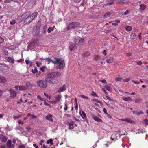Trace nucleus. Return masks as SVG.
<instances>
[{
  "label": "nucleus",
  "instance_id": "obj_22",
  "mask_svg": "<svg viewBox=\"0 0 148 148\" xmlns=\"http://www.w3.org/2000/svg\"><path fill=\"white\" fill-rule=\"evenodd\" d=\"M25 86L27 87V88L29 87H32V84L30 83L29 82H27L25 83Z\"/></svg>",
  "mask_w": 148,
  "mask_h": 148
},
{
  "label": "nucleus",
  "instance_id": "obj_56",
  "mask_svg": "<svg viewBox=\"0 0 148 148\" xmlns=\"http://www.w3.org/2000/svg\"><path fill=\"white\" fill-rule=\"evenodd\" d=\"M37 99L39 100H40L41 101H43V99L41 98V97L39 95H38L37 97Z\"/></svg>",
  "mask_w": 148,
  "mask_h": 148
},
{
  "label": "nucleus",
  "instance_id": "obj_62",
  "mask_svg": "<svg viewBox=\"0 0 148 148\" xmlns=\"http://www.w3.org/2000/svg\"><path fill=\"white\" fill-rule=\"evenodd\" d=\"M103 53L104 54L105 56H106L107 54V51L106 50H104L103 51Z\"/></svg>",
  "mask_w": 148,
  "mask_h": 148
},
{
  "label": "nucleus",
  "instance_id": "obj_57",
  "mask_svg": "<svg viewBox=\"0 0 148 148\" xmlns=\"http://www.w3.org/2000/svg\"><path fill=\"white\" fill-rule=\"evenodd\" d=\"M18 124H23V122H22V121H21V120H19L18 121Z\"/></svg>",
  "mask_w": 148,
  "mask_h": 148
},
{
  "label": "nucleus",
  "instance_id": "obj_39",
  "mask_svg": "<svg viewBox=\"0 0 148 148\" xmlns=\"http://www.w3.org/2000/svg\"><path fill=\"white\" fill-rule=\"evenodd\" d=\"M16 21L15 20L13 19L10 21V24L11 25H14L16 23Z\"/></svg>",
  "mask_w": 148,
  "mask_h": 148
},
{
  "label": "nucleus",
  "instance_id": "obj_44",
  "mask_svg": "<svg viewBox=\"0 0 148 148\" xmlns=\"http://www.w3.org/2000/svg\"><path fill=\"white\" fill-rule=\"evenodd\" d=\"M53 28L51 27H49L48 28L47 30V32L48 33H50L51 31L53 30Z\"/></svg>",
  "mask_w": 148,
  "mask_h": 148
},
{
  "label": "nucleus",
  "instance_id": "obj_7",
  "mask_svg": "<svg viewBox=\"0 0 148 148\" xmlns=\"http://www.w3.org/2000/svg\"><path fill=\"white\" fill-rule=\"evenodd\" d=\"M67 125L68 126L69 129L70 130L74 128V125H75L76 126H77L75 124L74 122L72 121L68 122Z\"/></svg>",
  "mask_w": 148,
  "mask_h": 148
},
{
  "label": "nucleus",
  "instance_id": "obj_45",
  "mask_svg": "<svg viewBox=\"0 0 148 148\" xmlns=\"http://www.w3.org/2000/svg\"><path fill=\"white\" fill-rule=\"evenodd\" d=\"M130 12V10H127L124 13L123 15H127Z\"/></svg>",
  "mask_w": 148,
  "mask_h": 148
},
{
  "label": "nucleus",
  "instance_id": "obj_20",
  "mask_svg": "<svg viewBox=\"0 0 148 148\" xmlns=\"http://www.w3.org/2000/svg\"><path fill=\"white\" fill-rule=\"evenodd\" d=\"M6 81L5 77L2 76H0V83H4Z\"/></svg>",
  "mask_w": 148,
  "mask_h": 148
},
{
  "label": "nucleus",
  "instance_id": "obj_12",
  "mask_svg": "<svg viewBox=\"0 0 148 148\" xmlns=\"http://www.w3.org/2000/svg\"><path fill=\"white\" fill-rule=\"evenodd\" d=\"M11 141L10 140H8L7 143V146L10 148H13L14 147V145H11Z\"/></svg>",
  "mask_w": 148,
  "mask_h": 148
},
{
  "label": "nucleus",
  "instance_id": "obj_9",
  "mask_svg": "<svg viewBox=\"0 0 148 148\" xmlns=\"http://www.w3.org/2000/svg\"><path fill=\"white\" fill-rule=\"evenodd\" d=\"M53 116L50 114H49L46 116V119L49 121L53 122Z\"/></svg>",
  "mask_w": 148,
  "mask_h": 148
},
{
  "label": "nucleus",
  "instance_id": "obj_32",
  "mask_svg": "<svg viewBox=\"0 0 148 148\" xmlns=\"http://www.w3.org/2000/svg\"><path fill=\"white\" fill-rule=\"evenodd\" d=\"M108 91H109L110 92H111L112 91V88L110 86H105V88Z\"/></svg>",
  "mask_w": 148,
  "mask_h": 148
},
{
  "label": "nucleus",
  "instance_id": "obj_21",
  "mask_svg": "<svg viewBox=\"0 0 148 148\" xmlns=\"http://www.w3.org/2000/svg\"><path fill=\"white\" fill-rule=\"evenodd\" d=\"M61 99V95H58L55 98V100L58 102H59Z\"/></svg>",
  "mask_w": 148,
  "mask_h": 148
},
{
  "label": "nucleus",
  "instance_id": "obj_49",
  "mask_svg": "<svg viewBox=\"0 0 148 148\" xmlns=\"http://www.w3.org/2000/svg\"><path fill=\"white\" fill-rule=\"evenodd\" d=\"M130 80V78H128L126 79H123V81L124 82H127L129 81Z\"/></svg>",
  "mask_w": 148,
  "mask_h": 148
},
{
  "label": "nucleus",
  "instance_id": "obj_5",
  "mask_svg": "<svg viewBox=\"0 0 148 148\" xmlns=\"http://www.w3.org/2000/svg\"><path fill=\"white\" fill-rule=\"evenodd\" d=\"M60 73L58 72H54L49 73L48 76H49L53 79L57 78L60 75Z\"/></svg>",
  "mask_w": 148,
  "mask_h": 148
},
{
  "label": "nucleus",
  "instance_id": "obj_50",
  "mask_svg": "<svg viewBox=\"0 0 148 148\" xmlns=\"http://www.w3.org/2000/svg\"><path fill=\"white\" fill-rule=\"evenodd\" d=\"M132 82H133L134 83L136 84H139L140 83V81H136L134 80H132Z\"/></svg>",
  "mask_w": 148,
  "mask_h": 148
},
{
  "label": "nucleus",
  "instance_id": "obj_16",
  "mask_svg": "<svg viewBox=\"0 0 148 148\" xmlns=\"http://www.w3.org/2000/svg\"><path fill=\"white\" fill-rule=\"evenodd\" d=\"M69 48L71 51H73L76 48V47L74 44L70 43L69 45Z\"/></svg>",
  "mask_w": 148,
  "mask_h": 148
},
{
  "label": "nucleus",
  "instance_id": "obj_29",
  "mask_svg": "<svg viewBox=\"0 0 148 148\" xmlns=\"http://www.w3.org/2000/svg\"><path fill=\"white\" fill-rule=\"evenodd\" d=\"M111 13L110 12H108L105 14L103 16L104 17L107 18L110 16Z\"/></svg>",
  "mask_w": 148,
  "mask_h": 148
},
{
  "label": "nucleus",
  "instance_id": "obj_13",
  "mask_svg": "<svg viewBox=\"0 0 148 148\" xmlns=\"http://www.w3.org/2000/svg\"><path fill=\"white\" fill-rule=\"evenodd\" d=\"M120 120L121 121H126L130 123H132L134 122L132 120L129 118H126L123 119H121Z\"/></svg>",
  "mask_w": 148,
  "mask_h": 148
},
{
  "label": "nucleus",
  "instance_id": "obj_42",
  "mask_svg": "<svg viewBox=\"0 0 148 148\" xmlns=\"http://www.w3.org/2000/svg\"><path fill=\"white\" fill-rule=\"evenodd\" d=\"M136 114L137 115H138L141 114H143V112L142 111H140L139 112H136Z\"/></svg>",
  "mask_w": 148,
  "mask_h": 148
},
{
  "label": "nucleus",
  "instance_id": "obj_47",
  "mask_svg": "<svg viewBox=\"0 0 148 148\" xmlns=\"http://www.w3.org/2000/svg\"><path fill=\"white\" fill-rule=\"evenodd\" d=\"M4 41V39L1 37H0V44H1Z\"/></svg>",
  "mask_w": 148,
  "mask_h": 148
},
{
  "label": "nucleus",
  "instance_id": "obj_2",
  "mask_svg": "<svg viewBox=\"0 0 148 148\" xmlns=\"http://www.w3.org/2000/svg\"><path fill=\"white\" fill-rule=\"evenodd\" d=\"M79 25V23L77 22L71 23L67 25L66 29L67 30H69L71 29H74L75 27L78 26Z\"/></svg>",
  "mask_w": 148,
  "mask_h": 148
},
{
  "label": "nucleus",
  "instance_id": "obj_55",
  "mask_svg": "<svg viewBox=\"0 0 148 148\" xmlns=\"http://www.w3.org/2000/svg\"><path fill=\"white\" fill-rule=\"evenodd\" d=\"M100 81L103 83H107L106 80L105 79L101 80Z\"/></svg>",
  "mask_w": 148,
  "mask_h": 148
},
{
  "label": "nucleus",
  "instance_id": "obj_51",
  "mask_svg": "<svg viewBox=\"0 0 148 148\" xmlns=\"http://www.w3.org/2000/svg\"><path fill=\"white\" fill-rule=\"evenodd\" d=\"M102 91L104 92V93L106 95H107L108 94V92L106 91L105 88H102Z\"/></svg>",
  "mask_w": 148,
  "mask_h": 148
},
{
  "label": "nucleus",
  "instance_id": "obj_33",
  "mask_svg": "<svg viewBox=\"0 0 148 148\" xmlns=\"http://www.w3.org/2000/svg\"><path fill=\"white\" fill-rule=\"evenodd\" d=\"M31 72L35 74L36 72H38L37 68L36 67H34V69H32L31 70Z\"/></svg>",
  "mask_w": 148,
  "mask_h": 148
},
{
  "label": "nucleus",
  "instance_id": "obj_38",
  "mask_svg": "<svg viewBox=\"0 0 148 148\" xmlns=\"http://www.w3.org/2000/svg\"><path fill=\"white\" fill-rule=\"evenodd\" d=\"M91 95L93 96L94 97H98L99 96L98 95L96 94V93L94 92H92V94H91Z\"/></svg>",
  "mask_w": 148,
  "mask_h": 148
},
{
  "label": "nucleus",
  "instance_id": "obj_37",
  "mask_svg": "<svg viewBox=\"0 0 148 148\" xmlns=\"http://www.w3.org/2000/svg\"><path fill=\"white\" fill-rule=\"evenodd\" d=\"M90 54V53L89 51H86L84 52V57L89 56Z\"/></svg>",
  "mask_w": 148,
  "mask_h": 148
},
{
  "label": "nucleus",
  "instance_id": "obj_41",
  "mask_svg": "<svg viewBox=\"0 0 148 148\" xmlns=\"http://www.w3.org/2000/svg\"><path fill=\"white\" fill-rule=\"evenodd\" d=\"M143 121L144 122L145 124L146 125H148V119H145Z\"/></svg>",
  "mask_w": 148,
  "mask_h": 148
},
{
  "label": "nucleus",
  "instance_id": "obj_3",
  "mask_svg": "<svg viewBox=\"0 0 148 148\" xmlns=\"http://www.w3.org/2000/svg\"><path fill=\"white\" fill-rule=\"evenodd\" d=\"M45 79V82L50 84H56L58 83V81L56 79H53L49 76H48Z\"/></svg>",
  "mask_w": 148,
  "mask_h": 148
},
{
  "label": "nucleus",
  "instance_id": "obj_34",
  "mask_svg": "<svg viewBox=\"0 0 148 148\" xmlns=\"http://www.w3.org/2000/svg\"><path fill=\"white\" fill-rule=\"evenodd\" d=\"M68 108V106L66 103H64V110L65 111H66Z\"/></svg>",
  "mask_w": 148,
  "mask_h": 148
},
{
  "label": "nucleus",
  "instance_id": "obj_1",
  "mask_svg": "<svg viewBox=\"0 0 148 148\" xmlns=\"http://www.w3.org/2000/svg\"><path fill=\"white\" fill-rule=\"evenodd\" d=\"M53 63L57 65L56 67L57 69H62L65 66L64 60L60 58H55V61H53Z\"/></svg>",
  "mask_w": 148,
  "mask_h": 148
},
{
  "label": "nucleus",
  "instance_id": "obj_25",
  "mask_svg": "<svg viewBox=\"0 0 148 148\" xmlns=\"http://www.w3.org/2000/svg\"><path fill=\"white\" fill-rule=\"evenodd\" d=\"M130 36L132 40H134L135 39L136 37V35L134 33H132L131 34Z\"/></svg>",
  "mask_w": 148,
  "mask_h": 148
},
{
  "label": "nucleus",
  "instance_id": "obj_31",
  "mask_svg": "<svg viewBox=\"0 0 148 148\" xmlns=\"http://www.w3.org/2000/svg\"><path fill=\"white\" fill-rule=\"evenodd\" d=\"M126 30L128 31H131L132 29V27L129 26H127L125 27Z\"/></svg>",
  "mask_w": 148,
  "mask_h": 148
},
{
  "label": "nucleus",
  "instance_id": "obj_61",
  "mask_svg": "<svg viewBox=\"0 0 148 148\" xmlns=\"http://www.w3.org/2000/svg\"><path fill=\"white\" fill-rule=\"evenodd\" d=\"M36 63L37 64V66L38 67H39L40 66V65L41 64L40 62H38V61L36 62Z\"/></svg>",
  "mask_w": 148,
  "mask_h": 148
},
{
  "label": "nucleus",
  "instance_id": "obj_8",
  "mask_svg": "<svg viewBox=\"0 0 148 148\" xmlns=\"http://www.w3.org/2000/svg\"><path fill=\"white\" fill-rule=\"evenodd\" d=\"M83 42V39L78 38L76 39L75 43L76 45H82Z\"/></svg>",
  "mask_w": 148,
  "mask_h": 148
},
{
  "label": "nucleus",
  "instance_id": "obj_10",
  "mask_svg": "<svg viewBox=\"0 0 148 148\" xmlns=\"http://www.w3.org/2000/svg\"><path fill=\"white\" fill-rule=\"evenodd\" d=\"M92 117L96 121L99 122H103V121L101 119L96 116L92 115Z\"/></svg>",
  "mask_w": 148,
  "mask_h": 148
},
{
  "label": "nucleus",
  "instance_id": "obj_11",
  "mask_svg": "<svg viewBox=\"0 0 148 148\" xmlns=\"http://www.w3.org/2000/svg\"><path fill=\"white\" fill-rule=\"evenodd\" d=\"M66 86L65 84H64L63 86L60 88L58 91V92H61L64 91L66 89Z\"/></svg>",
  "mask_w": 148,
  "mask_h": 148
},
{
  "label": "nucleus",
  "instance_id": "obj_30",
  "mask_svg": "<svg viewBox=\"0 0 148 148\" xmlns=\"http://www.w3.org/2000/svg\"><path fill=\"white\" fill-rule=\"evenodd\" d=\"M101 59V57L99 55H95L94 60H99Z\"/></svg>",
  "mask_w": 148,
  "mask_h": 148
},
{
  "label": "nucleus",
  "instance_id": "obj_15",
  "mask_svg": "<svg viewBox=\"0 0 148 148\" xmlns=\"http://www.w3.org/2000/svg\"><path fill=\"white\" fill-rule=\"evenodd\" d=\"M33 19L31 18V17L29 16L25 19L24 22L25 23L27 24L30 22Z\"/></svg>",
  "mask_w": 148,
  "mask_h": 148
},
{
  "label": "nucleus",
  "instance_id": "obj_23",
  "mask_svg": "<svg viewBox=\"0 0 148 148\" xmlns=\"http://www.w3.org/2000/svg\"><path fill=\"white\" fill-rule=\"evenodd\" d=\"M45 60H46V62L47 63V64H49L50 63L52 62L53 63V61H55V60H52L50 58H47L45 59Z\"/></svg>",
  "mask_w": 148,
  "mask_h": 148
},
{
  "label": "nucleus",
  "instance_id": "obj_40",
  "mask_svg": "<svg viewBox=\"0 0 148 148\" xmlns=\"http://www.w3.org/2000/svg\"><path fill=\"white\" fill-rule=\"evenodd\" d=\"M115 79L116 81H121L122 79L121 77H116L115 78Z\"/></svg>",
  "mask_w": 148,
  "mask_h": 148
},
{
  "label": "nucleus",
  "instance_id": "obj_46",
  "mask_svg": "<svg viewBox=\"0 0 148 148\" xmlns=\"http://www.w3.org/2000/svg\"><path fill=\"white\" fill-rule=\"evenodd\" d=\"M141 99H137L135 100V102L136 103H138L140 102Z\"/></svg>",
  "mask_w": 148,
  "mask_h": 148
},
{
  "label": "nucleus",
  "instance_id": "obj_26",
  "mask_svg": "<svg viewBox=\"0 0 148 148\" xmlns=\"http://www.w3.org/2000/svg\"><path fill=\"white\" fill-rule=\"evenodd\" d=\"M7 60L9 62L13 63H14V60L9 57H7Z\"/></svg>",
  "mask_w": 148,
  "mask_h": 148
},
{
  "label": "nucleus",
  "instance_id": "obj_36",
  "mask_svg": "<svg viewBox=\"0 0 148 148\" xmlns=\"http://www.w3.org/2000/svg\"><path fill=\"white\" fill-rule=\"evenodd\" d=\"M93 101H94L98 103H99L101 104L102 103V102L98 100V99H93Z\"/></svg>",
  "mask_w": 148,
  "mask_h": 148
},
{
  "label": "nucleus",
  "instance_id": "obj_54",
  "mask_svg": "<svg viewBox=\"0 0 148 148\" xmlns=\"http://www.w3.org/2000/svg\"><path fill=\"white\" fill-rule=\"evenodd\" d=\"M106 98H107V99L108 100H109V101H113V100L110 98L108 96H106Z\"/></svg>",
  "mask_w": 148,
  "mask_h": 148
},
{
  "label": "nucleus",
  "instance_id": "obj_58",
  "mask_svg": "<svg viewBox=\"0 0 148 148\" xmlns=\"http://www.w3.org/2000/svg\"><path fill=\"white\" fill-rule=\"evenodd\" d=\"M103 110L105 114H107V110L105 108H103Z\"/></svg>",
  "mask_w": 148,
  "mask_h": 148
},
{
  "label": "nucleus",
  "instance_id": "obj_59",
  "mask_svg": "<svg viewBox=\"0 0 148 148\" xmlns=\"http://www.w3.org/2000/svg\"><path fill=\"white\" fill-rule=\"evenodd\" d=\"M137 64L138 65H141L142 64V62L141 61H138L137 62Z\"/></svg>",
  "mask_w": 148,
  "mask_h": 148
},
{
  "label": "nucleus",
  "instance_id": "obj_53",
  "mask_svg": "<svg viewBox=\"0 0 148 148\" xmlns=\"http://www.w3.org/2000/svg\"><path fill=\"white\" fill-rule=\"evenodd\" d=\"M113 3V2H111L109 3H107L106 4V6H110L111 5H112Z\"/></svg>",
  "mask_w": 148,
  "mask_h": 148
},
{
  "label": "nucleus",
  "instance_id": "obj_43",
  "mask_svg": "<svg viewBox=\"0 0 148 148\" xmlns=\"http://www.w3.org/2000/svg\"><path fill=\"white\" fill-rule=\"evenodd\" d=\"M50 143L51 144V145L53 144V140L52 139H50L49 140L47 141V144H49Z\"/></svg>",
  "mask_w": 148,
  "mask_h": 148
},
{
  "label": "nucleus",
  "instance_id": "obj_17",
  "mask_svg": "<svg viewBox=\"0 0 148 148\" xmlns=\"http://www.w3.org/2000/svg\"><path fill=\"white\" fill-rule=\"evenodd\" d=\"M27 90V87L24 85H20L19 86V90L20 91L25 90Z\"/></svg>",
  "mask_w": 148,
  "mask_h": 148
},
{
  "label": "nucleus",
  "instance_id": "obj_18",
  "mask_svg": "<svg viewBox=\"0 0 148 148\" xmlns=\"http://www.w3.org/2000/svg\"><path fill=\"white\" fill-rule=\"evenodd\" d=\"M0 140L3 142H6L7 139L2 134H0Z\"/></svg>",
  "mask_w": 148,
  "mask_h": 148
},
{
  "label": "nucleus",
  "instance_id": "obj_64",
  "mask_svg": "<svg viewBox=\"0 0 148 148\" xmlns=\"http://www.w3.org/2000/svg\"><path fill=\"white\" fill-rule=\"evenodd\" d=\"M19 148H25V147L23 145H20L19 147Z\"/></svg>",
  "mask_w": 148,
  "mask_h": 148
},
{
  "label": "nucleus",
  "instance_id": "obj_24",
  "mask_svg": "<svg viewBox=\"0 0 148 148\" xmlns=\"http://www.w3.org/2000/svg\"><path fill=\"white\" fill-rule=\"evenodd\" d=\"M129 1V0H122L120 1L119 3L120 4H125L127 3Z\"/></svg>",
  "mask_w": 148,
  "mask_h": 148
},
{
  "label": "nucleus",
  "instance_id": "obj_19",
  "mask_svg": "<svg viewBox=\"0 0 148 148\" xmlns=\"http://www.w3.org/2000/svg\"><path fill=\"white\" fill-rule=\"evenodd\" d=\"M113 60L114 58L113 57H110L106 60V62L107 63H112Z\"/></svg>",
  "mask_w": 148,
  "mask_h": 148
},
{
  "label": "nucleus",
  "instance_id": "obj_28",
  "mask_svg": "<svg viewBox=\"0 0 148 148\" xmlns=\"http://www.w3.org/2000/svg\"><path fill=\"white\" fill-rule=\"evenodd\" d=\"M25 62H26V64H28L29 63L30 64V66H31L32 64V62L31 61H29V58H27L25 60Z\"/></svg>",
  "mask_w": 148,
  "mask_h": 148
},
{
  "label": "nucleus",
  "instance_id": "obj_27",
  "mask_svg": "<svg viewBox=\"0 0 148 148\" xmlns=\"http://www.w3.org/2000/svg\"><path fill=\"white\" fill-rule=\"evenodd\" d=\"M37 12H35L33 13L31 16H30V17H31V18L33 20L35 17L37 15Z\"/></svg>",
  "mask_w": 148,
  "mask_h": 148
},
{
  "label": "nucleus",
  "instance_id": "obj_35",
  "mask_svg": "<svg viewBox=\"0 0 148 148\" xmlns=\"http://www.w3.org/2000/svg\"><path fill=\"white\" fill-rule=\"evenodd\" d=\"M125 101H130L131 100V99L130 97H123L122 98Z\"/></svg>",
  "mask_w": 148,
  "mask_h": 148
},
{
  "label": "nucleus",
  "instance_id": "obj_63",
  "mask_svg": "<svg viewBox=\"0 0 148 148\" xmlns=\"http://www.w3.org/2000/svg\"><path fill=\"white\" fill-rule=\"evenodd\" d=\"M81 0H74V1L76 3L79 2Z\"/></svg>",
  "mask_w": 148,
  "mask_h": 148
},
{
  "label": "nucleus",
  "instance_id": "obj_4",
  "mask_svg": "<svg viewBox=\"0 0 148 148\" xmlns=\"http://www.w3.org/2000/svg\"><path fill=\"white\" fill-rule=\"evenodd\" d=\"M37 85L40 87L45 88L47 86V84L46 82L44 81L40 80L37 82Z\"/></svg>",
  "mask_w": 148,
  "mask_h": 148
},
{
  "label": "nucleus",
  "instance_id": "obj_60",
  "mask_svg": "<svg viewBox=\"0 0 148 148\" xmlns=\"http://www.w3.org/2000/svg\"><path fill=\"white\" fill-rule=\"evenodd\" d=\"M141 34V33H140L138 35V37L139 38L140 40L142 39Z\"/></svg>",
  "mask_w": 148,
  "mask_h": 148
},
{
  "label": "nucleus",
  "instance_id": "obj_48",
  "mask_svg": "<svg viewBox=\"0 0 148 148\" xmlns=\"http://www.w3.org/2000/svg\"><path fill=\"white\" fill-rule=\"evenodd\" d=\"M50 102L54 104H56L58 102L56 100L50 101Z\"/></svg>",
  "mask_w": 148,
  "mask_h": 148
},
{
  "label": "nucleus",
  "instance_id": "obj_14",
  "mask_svg": "<svg viewBox=\"0 0 148 148\" xmlns=\"http://www.w3.org/2000/svg\"><path fill=\"white\" fill-rule=\"evenodd\" d=\"M147 8V6L144 4H142L140 5L139 10L142 12Z\"/></svg>",
  "mask_w": 148,
  "mask_h": 148
},
{
  "label": "nucleus",
  "instance_id": "obj_6",
  "mask_svg": "<svg viewBox=\"0 0 148 148\" xmlns=\"http://www.w3.org/2000/svg\"><path fill=\"white\" fill-rule=\"evenodd\" d=\"M10 97L12 98H15L17 95V92L13 89L11 88L9 90Z\"/></svg>",
  "mask_w": 148,
  "mask_h": 148
},
{
  "label": "nucleus",
  "instance_id": "obj_52",
  "mask_svg": "<svg viewBox=\"0 0 148 148\" xmlns=\"http://www.w3.org/2000/svg\"><path fill=\"white\" fill-rule=\"evenodd\" d=\"M79 114L83 118V111H82L81 112L80 111Z\"/></svg>",
  "mask_w": 148,
  "mask_h": 148
}]
</instances>
